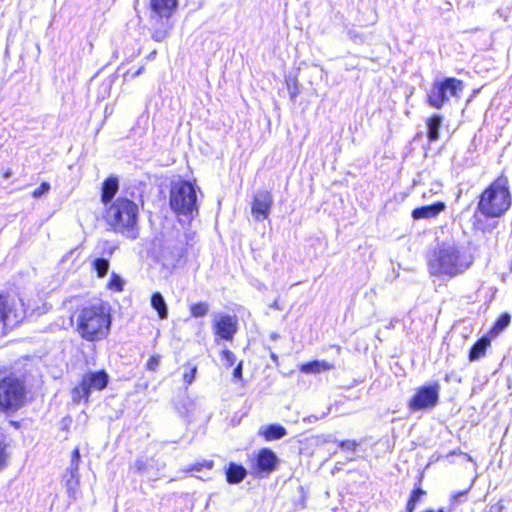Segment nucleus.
Instances as JSON below:
<instances>
[{"instance_id": "nucleus-1", "label": "nucleus", "mask_w": 512, "mask_h": 512, "mask_svg": "<svg viewBox=\"0 0 512 512\" xmlns=\"http://www.w3.org/2000/svg\"><path fill=\"white\" fill-rule=\"evenodd\" d=\"M473 262V255L465 246L443 243L434 250L428 266L431 275L451 279L467 271Z\"/></svg>"}, {"instance_id": "nucleus-2", "label": "nucleus", "mask_w": 512, "mask_h": 512, "mask_svg": "<svg viewBox=\"0 0 512 512\" xmlns=\"http://www.w3.org/2000/svg\"><path fill=\"white\" fill-rule=\"evenodd\" d=\"M105 219L115 232L130 239L138 237V206L133 201L127 198L116 199L107 209Z\"/></svg>"}, {"instance_id": "nucleus-3", "label": "nucleus", "mask_w": 512, "mask_h": 512, "mask_svg": "<svg viewBox=\"0 0 512 512\" xmlns=\"http://www.w3.org/2000/svg\"><path fill=\"white\" fill-rule=\"evenodd\" d=\"M111 319L106 308L101 305L84 307L77 316V331L88 341L104 339L110 330Z\"/></svg>"}, {"instance_id": "nucleus-4", "label": "nucleus", "mask_w": 512, "mask_h": 512, "mask_svg": "<svg viewBox=\"0 0 512 512\" xmlns=\"http://www.w3.org/2000/svg\"><path fill=\"white\" fill-rule=\"evenodd\" d=\"M511 205V195L505 181L498 179L480 195L477 209L488 218L502 216Z\"/></svg>"}, {"instance_id": "nucleus-5", "label": "nucleus", "mask_w": 512, "mask_h": 512, "mask_svg": "<svg viewBox=\"0 0 512 512\" xmlns=\"http://www.w3.org/2000/svg\"><path fill=\"white\" fill-rule=\"evenodd\" d=\"M169 203L171 209L178 214L192 215L197 212V194L194 185L184 180L173 183Z\"/></svg>"}, {"instance_id": "nucleus-6", "label": "nucleus", "mask_w": 512, "mask_h": 512, "mask_svg": "<svg viewBox=\"0 0 512 512\" xmlns=\"http://www.w3.org/2000/svg\"><path fill=\"white\" fill-rule=\"evenodd\" d=\"M463 89V82L453 77L435 81L428 93L427 102L431 107L440 109L451 97L460 98Z\"/></svg>"}, {"instance_id": "nucleus-7", "label": "nucleus", "mask_w": 512, "mask_h": 512, "mask_svg": "<svg viewBox=\"0 0 512 512\" xmlns=\"http://www.w3.org/2000/svg\"><path fill=\"white\" fill-rule=\"evenodd\" d=\"M26 390L16 378H5L0 382V409L16 411L25 401Z\"/></svg>"}, {"instance_id": "nucleus-8", "label": "nucleus", "mask_w": 512, "mask_h": 512, "mask_svg": "<svg viewBox=\"0 0 512 512\" xmlns=\"http://www.w3.org/2000/svg\"><path fill=\"white\" fill-rule=\"evenodd\" d=\"M26 315L24 304L8 296L0 295V322L7 328H13L20 323Z\"/></svg>"}, {"instance_id": "nucleus-9", "label": "nucleus", "mask_w": 512, "mask_h": 512, "mask_svg": "<svg viewBox=\"0 0 512 512\" xmlns=\"http://www.w3.org/2000/svg\"><path fill=\"white\" fill-rule=\"evenodd\" d=\"M439 391L440 386L437 383L418 388L409 400L408 407L412 411L434 408L439 401Z\"/></svg>"}, {"instance_id": "nucleus-10", "label": "nucleus", "mask_w": 512, "mask_h": 512, "mask_svg": "<svg viewBox=\"0 0 512 512\" xmlns=\"http://www.w3.org/2000/svg\"><path fill=\"white\" fill-rule=\"evenodd\" d=\"M277 463L276 454L269 448H262L252 463L251 474L263 478L276 469Z\"/></svg>"}, {"instance_id": "nucleus-11", "label": "nucleus", "mask_w": 512, "mask_h": 512, "mask_svg": "<svg viewBox=\"0 0 512 512\" xmlns=\"http://www.w3.org/2000/svg\"><path fill=\"white\" fill-rule=\"evenodd\" d=\"M213 331L221 339L231 341L238 330V319L235 315L214 313Z\"/></svg>"}, {"instance_id": "nucleus-12", "label": "nucleus", "mask_w": 512, "mask_h": 512, "mask_svg": "<svg viewBox=\"0 0 512 512\" xmlns=\"http://www.w3.org/2000/svg\"><path fill=\"white\" fill-rule=\"evenodd\" d=\"M107 384L108 374L104 370L89 372L83 376L80 387L75 388L73 392L88 398L92 391L102 390Z\"/></svg>"}, {"instance_id": "nucleus-13", "label": "nucleus", "mask_w": 512, "mask_h": 512, "mask_svg": "<svg viewBox=\"0 0 512 512\" xmlns=\"http://www.w3.org/2000/svg\"><path fill=\"white\" fill-rule=\"evenodd\" d=\"M273 205V197L270 192L258 191L252 203V214L256 220H264L268 217Z\"/></svg>"}, {"instance_id": "nucleus-14", "label": "nucleus", "mask_w": 512, "mask_h": 512, "mask_svg": "<svg viewBox=\"0 0 512 512\" xmlns=\"http://www.w3.org/2000/svg\"><path fill=\"white\" fill-rule=\"evenodd\" d=\"M171 17L161 16L158 14L151 15V37L157 42L164 41L172 28Z\"/></svg>"}, {"instance_id": "nucleus-15", "label": "nucleus", "mask_w": 512, "mask_h": 512, "mask_svg": "<svg viewBox=\"0 0 512 512\" xmlns=\"http://www.w3.org/2000/svg\"><path fill=\"white\" fill-rule=\"evenodd\" d=\"M446 208V204L442 201L435 202L430 205L415 208L412 211V218L415 220L435 218Z\"/></svg>"}, {"instance_id": "nucleus-16", "label": "nucleus", "mask_w": 512, "mask_h": 512, "mask_svg": "<svg viewBox=\"0 0 512 512\" xmlns=\"http://www.w3.org/2000/svg\"><path fill=\"white\" fill-rule=\"evenodd\" d=\"M152 14L171 17L178 7V0H150Z\"/></svg>"}, {"instance_id": "nucleus-17", "label": "nucleus", "mask_w": 512, "mask_h": 512, "mask_svg": "<svg viewBox=\"0 0 512 512\" xmlns=\"http://www.w3.org/2000/svg\"><path fill=\"white\" fill-rule=\"evenodd\" d=\"M333 368L334 365L326 360H314L299 366V370L304 374H319L321 372L330 371Z\"/></svg>"}, {"instance_id": "nucleus-18", "label": "nucleus", "mask_w": 512, "mask_h": 512, "mask_svg": "<svg viewBox=\"0 0 512 512\" xmlns=\"http://www.w3.org/2000/svg\"><path fill=\"white\" fill-rule=\"evenodd\" d=\"M119 188L118 179L116 177H109L103 182L101 200L104 204L110 202Z\"/></svg>"}, {"instance_id": "nucleus-19", "label": "nucleus", "mask_w": 512, "mask_h": 512, "mask_svg": "<svg viewBox=\"0 0 512 512\" xmlns=\"http://www.w3.org/2000/svg\"><path fill=\"white\" fill-rule=\"evenodd\" d=\"M247 475L246 469L242 465L230 463L226 470V479L230 484L240 483Z\"/></svg>"}, {"instance_id": "nucleus-20", "label": "nucleus", "mask_w": 512, "mask_h": 512, "mask_svg": "<svg viewBox=\"0 0 512 512\" xmlns=\"http://www.w3.org/2000/svg\"><path fill=\"white\" fill-rule=\"evenodd\" d=\"M260 434L265 437L267 441L278 440L286 436L287 431L285 427L280 424H270L263 427Z\"/></svg>"}, {"instance_id": "nucleus-21", "label": "nucleus", "mask_w": 512, "mask_h": 512, "mask_svg": "<svg viewBox=\"0 0 512 512\" xmlns=\"http://www.w3.org/2000/svg\"><path fill=\"white\" fill-rule=\"evenodd\" d=\"M443 118L440 115H433L427 119V136L430 142L439 139V130L442 125Z\"/></svg>"}, {"instance_id": "nucleus-22", "label": "nucleus", "mask_w": 512, "mask_h": 512, "mask_svg": "<svg viewBox=\"0 0 512 512\" xmlns=\"http://www.w3.org/2000/svg\"><path fill=\"white\" fill-rule=\"evenodd\" d=\"M151 306L157 311L160 319L168 317V307L166 301L160 292H154L151 296Z\"/></svg>"}, {"instance_id": "nucleus-23", "label": "nucleus", "mask_w": 512, "mask_h": 512, "mask_svg": "<svg viewBox=\"0 0 512 512\" xmlns=\"http://www.w3.org/2000/svg\"><path fill=\"white\" fill-rule=\"evenodd\" d=\"M489 345L490 340L488 338L482 337L479 339L470 349L469 360L476 361L480 359L485 354V351Z\"/></svg>"}, {"instance_id": "nucleus-24", "label": "nucleus", "mask_w": 512, "mask_h": 512, "mask_svg": "<svg viewBox=\"0 0 512 512\" xmlns=\"http://www.w3.org/2000/svg\"><path fill=\"white\" fill-rule=\"evenodd\" d=\"M92 267L93 270L96 272L97 276L99 278H103L108 273L110 267L109 260L103 257H98L93 260Z\"/></svg>"}, {"instance_id": "nucleus-25", "label": "nucleus", "mask_w": 512, "mask_h": 512, "mask_svg": "<svg viewBox=\"0 0 512 512\" xmlns=\"http://www.w3.org/2000/svg\"><path fill=\"white\" fill-rule=\"evenodd\" d=\"M210 306L207 302H198L190 305V313L194 318H201L208 314Z\"/></svg>"}, {"instance_id": "nucleus-26", "label": "nucleus", "mask_w": 512, "mask_h": 512, "mask_svg": "<svg viewBox=\"0 0 512 512\" xmlns=\"http://www.w3.org/2000/svg\"><path fill=\"white\" fill-rule=\"evenodd\" d=\"M511 321V316L508 313H503L495 322L493 328L491 329V333L494 335L499 334L502 332L505 328L508 327Z\"/></svg>"}, {"instance_id": "nucleus-27", "label": "nucleus", "mask_w": 512, "mask_h": 512, "mask_svg": "<svg viewBox=\"0 0 512 512\" xmlns=\"http://www.w3.org/2000/svg\"><path fill=\"white\" fill-rule=\"evenodd\" d=\"M124 281L123 279L116 273H112L109 282L107 283V287L115 292H121L123 290Z\"/></svg>"}, {"instance_id": "nucleus-28", "label": "nucleus", "mask_w": 512, "mask_h": 512, "mask_svg": "<svg viewBox=\"0 0 512 512\" xmlns=\"http://www.w3.org/2000/svg\"><path fill=\"white\" fill-rule=\"evenodd\" d=\"M152 465V460L137 459L134 463V469L140 474H147L149 467Z\"/></svg>"}, {"instance_id": "nucleus-29", "label": "nucleus", "mask_w": 512, "mask_h": 512, "mask_svg": "<svg viewBox=\"0 0 512 512\" xmlns=\"http://www.w3.org/2000/svg\"><path fill=\"white\" fill-rule=\"evenodd\" d=\"M286 84H287V88L289 91L290 99H291V101L294 102L300 93L297 80L296 79H293V80L287 79Z\"/></svg>"}, {"instance_id": "nucleus-30", "label": "nucleus", "mask_w": 512, "mask_h": 512, "mask_svg": "<svg viewBox=\"0 0 512 512\" xmlns=\"http://www.w3.org/2000/svg\"><path fill=\"white\" fill-rule=\"evenodd\" d=\"M221 360L224 362L226 367H231L236 361V356L232 351L224 349L221 353Z\"/></svg>"}, {"instance_id": "nucleus-31", "label": "nucleus", "mask_w": 512, "mask_h": 512, "mask_svg": "<svg viewBox=\"0 0 512 512\" xmlns=\"http://www.w3.org/2000/svg\"><path fill=\"white\" fill-rule=\"evenodd\" d=\"M197 373V367L196 366H190L188 370H186L183 374V380L187 385L192 384V382L195 379Z\"/></svg>"}, {"instance_id": "nucleus-32", "label": "nucleus", "mask_w": 512, "mask_h": 512, "mask_svg": "<svg viewBox=\"0 0 512 512\" xmlns=\"http://www.w3.org/2000/svg\"><path fill=\"white\" fill-rule=\"evenodd\" d=\"M6 444L3 439L2 433H0V469L3 468L7 461Z\"/></svg>"}, {"instance_id": "nucleus-33", "label": "nucleus", "mask_w": 512, "mask_h": 512, "mask_svg": "<svg viewBox=\"0 0 512 512\" xmlns=\"http://www.w3.org/2000/svg\"><path fill=\"white\" fill-rule=\"evenodd\" d=\"M49 190H50V184L48 182H42L40 187L35 189L32 192V196L34 198H39V197L43 196L44 194L48 193Z\"/></svg>"}, {"instance_id": "nucleus-34", "label": "nucleus", "mask_w": 512, "mask_h": 512, "mask_svg": "<svg viewBox=\"0 0 512 512\" xmlns=\"http://www.w3.org/2000/svg\"><path fill=\"white\" fill-rule=\"evenodd\" d=\"M358 443L354 440H343L339 442V446L343 450L355 451Z\"/></svg>"}, {"instance_id": "nucleus-35", "label": "nucleus", "mask_w": 512, "mask_h": 512, "mask_svg": "<svg viewBox=\"0 0 512 512\" xmlns=\"http://www.w3.org/2000/svg\"><path fill=\"white\" fill-rule=\"evenodd\" d=\"M159 364H160V356L156 355V356H152L147 361L146 367L150 371H156L158 366H159Z\"/></svg>"}, {"instance_id": "nucleus-36", "label": "nucleus", "mask_w": 512, "mask_h": 512, "mask_svg": "<svg viewBox=\"0 0 512 512\" xmlns=\"http://www.w3.org/2000/svg\"><path fill=\"white\" fill-rule=\"evenodd\" d=\"M467 492H468V490H465V491H459V492L452 494L451 499H450L451 504L454 506V505H457L458 503L462 502L463 499L465 498Z\"/></svg>"}, {"instance_id": "nucleus-37", "label": "nucleus", "mask_w": 512, "mask_h": 512, "mask_svg": "<svg viewBox=\"0 0 512 512\" xmlns=\"http://www.w3.org/2000/svg\"><path fill=\"white\" fill-rule=\"evenodd\" d=\"M425 494H426V492H425L424 490H422L420 487H416V488L412 491V493H411V495H410L409 499H410L412 502H416V503H418V502L420 501L421 497H422V496H424Z\"/></svg>"}, {"instance_id": "nucleus-38", "label": "nucleus", "mask_w": 512, "mask_h": 512, "mask_svg": "<svg viewBox=\"0 0 512 512\" xmlns=\"http://www.w3.org/2000/svg\"><path fill=\"white\" fill-rule=\"evenodd\" d=\"M78 465L79 463H74L71 461L70 463V467H69V473H70V476L73 478V479H76V477H78Z\"/></svg>"}, {"instance_id": "nucleus-39", "label": "nucleus", "mask_w": 512, "mask_h": 512, "mask_svg": "<svg viewBox=\"0 0 512 512\" xmlns=\"http://www.w3.org/2000/svg\"><path fill=\"white\" fill-rule=\"evenodd\" d=\"M242 367H243V362L240 361L233 371L234 378H236V379L242 378V369H243Z\"/></svg>"}, {"instance_id": "nucleus-40", "label": "nucleus", "mask_w": 512, "mask_h": 512, "mask_svg": "<svg viewBox=\"0 0 512 512\" xmlns=\"http://www.w3.org/2000/svg\"><path fill=\"white\" fill-rule=\"evenodd\" d=\"M100 245L102 246L103 253H105V250L107 249V250H108V251H107V254H108V255H112V254H113V252H114V249H115V248H114V247L109 246L108 241H103Z\"/></svg>"}, {"instance_id": "nucleus-41", "label": "nucleus", "mask_w": 512, "mask_h": 512, "mask_svg": "<svg viewBox=\"0 0 512 512\" xmlns=\"http://www.w3.org/2000/svg\"><path fill=\"white\" fill-rule=\"evenodd\" d=\"M71 461L73 462V464L74 463H79V461H80V453H79L78 449L73 450Z\"/></svg>"}, {"instance_id": "nucleus-42", "label": "nucleus", "mask_w": 512, "mask_h": 512, "mask_svg": "<svg viewBox=\"0 0 512 512\" xmlns=\"http://www.w3.org/2000/svg\"><path fill=\"white\" fill-rule=\"evenodd\" d=\"M78 483V477H76V479H73L71 476L69 479H67L66 481V485L69 489H72L74 485H76Z\"/></svg>"}, {"instance_id": "nucleus-43", "label": "nucleus", "mask_w": 512, "mask_h": 512, "mask_svg": "<svg viewBox=\"0 0 512 512\" xmlns=\"http://www.w3.org/2000/svg\"><path fill=\"white\" fill-rule=\"evenodd\" d=\"M416 504H417L416 502H412L409 499L407 502V506H406V512H413L415 510Z\"/></svg>"}, {"instance_id": "nucleus-44", "label": "nucleus", "mask_w": 512, "mask_h": 512, "mask_svg": "<svg viewBox=\"0 0 512 512\" xmlns=\"http://www.w3.org/2000/svg\"><path fill=\"white\" fill-rule=\"evenodd\" d=\"M201 466H203V465H202V464H197V465H194L193 467H191L189 470H190V471H192V470H197V471H199Z\"/></svg>"}, {"instance_id": "nucleus-45", "label": "nucleus", "mask_w": 512, "mask_h": 512, "mask_svg": "<svg viewBox=\"0 0 512 512\" xmlns=\"http://www.w3.org/2000/svg\"><path fill=\"white\" fill-rule=\"evenodd\" d=\"M271 358L274 362H277L278 361V357L275 353H271Z\"/></svg>"}, {"instance_id": "nucleus-46", "label": "nucleus", "mask_w": 512, "mask_h": 512, "mask_svg": "<svg viewBox=\"0 0 512 512\" xmlns=\"http://www.w3.org/2000/svg\"><path fill=\"white\" fill-rule=\"evenodd\" d=\"M212 465H213V463H212V462H209V463L207 464L208 468H212Z\"/></svg>"}]
</instances>
